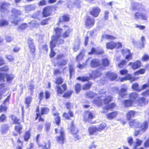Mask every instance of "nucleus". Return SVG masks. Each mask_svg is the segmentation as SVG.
<instances>
[{
    "label": "nucleus",
    "instance_id": "f257e3e1",
    "mask_svg": "<svg viewBox=\"0 0 149 149\" xmlns=\"http://www.w3.org/2000/svg\"><path fill=\"white\" fill-rule=\"evenodd\" d=\"M131 9L132 10H138L139 12L136 13L134 17L137 20L140 18L146 20L148 18L147 12L144 6L141 4L137 3H132V4Z\"/></svg>",
    "mask_w": 149,
    "mask_h": 149
},
{
    "label": "nucleus",
    "instance_id": "f03ea898",
    "mask_svg": "<svg viewBox=\"0 0 149 149\" xmlns=\"http://www.w3.org/2000/svg\"><path fill=\"white\" fill-rule=\"evenodd\" d=\"M129 124L131 127L135 129L134 135L135 136L144 133L148 127L147 122L145 121L143 123H141L135 120L130 121Z\"/></svg>",
    "mask_w": 149,
    "mask_h": 149
},
{
    "label": "nucleus",
    "instance_id": "7ed1b4c3",
    "mask_svg": "<svg viewBox=\"0 0 149 149\" xmlns=\"http://www.w3.org/2000/svg\"><path fill=\"white\" fill-rule=\"evenodd\" d=\"M129 124L131 127L135 129L134 135L135 136L144 133L148 127L147 122L145 121L143 123H141L135 120L130 121Z\"/></svg>",
    "mask_w": 149,
    "mask_h": 149
},
{
    "label": "nucleus",
    "instance_id": "20e7f679",
    "mask_svg": "<svg viewBox=\"0 0 149 149\" xmlns=\"http://www.w3.org/2000/svg\"><path fill=\"white\" fill-rule=\"evenodd\" d=\"M99 96L96 98L93 101V103L97 105L101 106L104 102V104H107L110 102L112 99V97L110 96H107L108 93L105 90L102 89L99 92Z\"/></svg>",
    "mask_w": 149,
    "mask_h": 149
},
{
    "label": "nucleus",
    "instance_id": "39448f33",
    "mask_svg": "<svg viewBox=\"0 0 149 149\" xmlns=\"http://www.w3.org/2000/svg\"><path fill=\"white\" fill-rule=\"evenodd\" d=\"M54 29L56 35L52 36V41L51 42L58 44L63 43L64 42V40L61 38L62 37V35H61L62 29L58 28Z\"/></svg>",
    "mask_w": 149,
    "mask_h": 149
},
{
    "label": "nucleus",
    "instance_id": "423d86ee",
    "mask_svg": "<svg viewBox=\"0 0 149 149\" xmlns=\"http://www.w3.org/2000/svg\"><path fill=\"white\" fill-rule=\"evenodd\" d=\"M102 74L101 71L99 70L96 71H93L92 73L89 74L90 77H79L77 78V79L82 81H88L90 79H95L98 77Z\"/></svg>",
    "mask_w": 149,
    "mask_h": 149
},
{
    "label": "nucleus",
    "instance_id": "0eeeda50",
    "mask_svg": "<svg viewBox=\"0 0 149 149\" xmlns=\"http://www.w3.org/2000/svg\"><path fill=\"white\" fill-rule=\"evenodd\" d=\"M11 12L12 15L11 18V22L16 25L19 20L17 16L21 15L22 12L20 10L15 8L11 10Z\"/></svg>",
    "mask_w": 149,
    "mask_h": 149
},
{
    "label": "nucleus",
    "instance_id": "6e6552de",
    "mask_svg": "<svg viewBox=\"0 0 149 149\" xmlns=\"http://www.w3.org/2000/svg\"><path fill=\"white\" fill-rule=\"evenodd\" d=\"M81 2L79 0H68L67 6L68 8L71 9L76 6L77 7L80 8L81 7Z\"/></svg>",
    "mask_w": 149,
    "mask_h": 149
},
{
    "label": "nucleus",
    "instance_id": "1a4fd4ad",
    "mask_svg": "<svg viewBox=\"0 0 149 149\" xmlns=\"http://www.w3.org/2000/svg\"><path fill=\"white\" fill-rule=\"evenodd\" d=\"M15 77L13 74H7L5 73H0V82L4 81V78L6 77L7 82L10 83Z\"/></svg>",
    "mask_w": 149,
    "mask_h": 149
},
{
    "label": "nucleus",
    "instance_id": "9d476101",
    "mask_svg": "<svg viewBox=\"0 0 149 149\" xmlns=\"http://www.w3.org/2000/svg\"><path fill=\"white\" fill-rule=\"evenodd\" d=\"M10 95H9L3 101L2 104L0 106V111L1 112L6 111L8 106L10 104Z\"/></svg>",
    "mask_w": 149,
    "mask_h": 149
},
{
    "label": "nucleus",
    "instance_id": "9b49d317",
    "mask_svg": "<svg viewBox=\"0 0 149 149\" xmlns=\"http://www.w3.org/2000/svg\"><path fill=\"white\" fill-rule=\"evenodd\" d=\"M11 119L14 123L18 124L17 125L15 126V130L20 134L22 132H21V130L22 129V127L21 125L19 124V120L17 119V117L14 116H12L11 117Z\"/></svg>",
    "mask_w": 149,
    "mask_h": 149
},
{
    "label": "nucleus",
    "instance_id": "f8f14e48",
    "mask_svg": "<svg viewBox=\"0 0 149 149\" xmlns=\"http://www.w3.org/2000/svg\"><path fill=\"white\" fill-rule=\"evenodd\" d=\"M64 57V55L62 54L57 55L56 58L58 61L57 63L55 64V66L57 65L58 67H60L62 65H64L66 64L67 62V60L63 59L60 61V59L63 58Z\"/></svg>",
    "mask_w": 149,
    "mask_h": 149
},
{
    "label": "nucleus",
    "instance_id": "ddd939ff",
    "mask_svg": "<svg viewBox=\"0 0 149 149\" xmlns=\"http://www.w3.org/2000/svg\"><path fill=\"white\" fill-rule=\"evenodd\" d=\"M10 5V4L8 2H0V11L4 13H8L9 11L8 10V7Z\"/></svg>",
    "mask_w": 149,
    "mask_h": 149
},
{
    "label": "nucleus",
    "instance_id": "4468645a",
    "mask_svg": "<svg viewBox=\"0 0 149 149\" xmlns=\"http://www.w3.org/2000/svg\"><path fill=\"white\" fill-rule=\"evenodd\" d=\"M94 24V19L89 16H87L86 22L85 25L87 29H90Z\"/></svg>",
    "mask_w": 149,
    "mask_h": 149
},
{
    "label": "nucleus",
    "instance_id": "2eb2a0df",
    "mask_svg": "<svg viewBox=\"0 0 149 149\" xmlns=\"http://www.w3.org/2000/svg\"><path fill=\"white\" fill-rule=\"evenodd\" d=\"M60 135L57 137V141L58 142L61 144L64 143L65 140V134L63 131V129L61 128L60 130Z\"/></svg>",
    "mask_w": 149,
    "mask_h": 149
},
{
    "label": "nucleus",
    "instance_id": "dca6fc26",
    "mask_svg": "<svg viewBox=\"0 0 149 149\" xmlns=\"http://www.w3.org/2000/svg\"><path fill=\"white\" fill-rule=\"evenodd\" d=\"M127 89V86L126 85H123L122 86L121 90L119 92V95L118 98L120 99L123 98L126 95V92Z\"/></svg>",
    "mask_w": 149,
    "mask_h": 149
},
{
    "label": "nucleus",
    "instance_id": "f3484780",
    "mask_svg": "<svg viewBox=\"0 0 149 149\" xmlns=\"http://www.w3.org/2000/svg\"><path fill=\"white\" fill-rule=\"evenodd\" d=\"M148 100L144 97H141L138 100L137 103L139 106H143L148 104Z\"/></svg>",
    "mask_w": 149,
    "mask_h": 149
},
{
    "label": "nucleus",
    "instance_id": "a211bd4d",
    "mask_svg": "<svg viewBox=\"0 0 149 149\" xmlns=\"http://www.w3.org/2000/svg\"><path fill=\"white\" fill-rule=\"evenodd\" d=\"M27 42L31 52L32 53H34L36 49L33 43V40L29 38L28 39Z\"/></svg>",
    "mask_w": 149,
    "mask_h": 149
},
{
    "label": "nucleus",
    "instance_id": "6ab92c4d",
    "mask_svg": "<svg viewBox=\"0 0 149 149\" xmlns=\"http://www.w3.org/2000/svg\"><path fill=\"white\" fill-rule=\"evenodd\" d=\"M93 116L92 113L89 111H85L84 116V119L85 121H88L89 119H93Z\"/></svg>",
    "mask_w": 149,
    "mask_h": 149
},
{
    "label": "nucleus",
    "instance_id": "aec40b11",
    "mask_svg": "<svg viewBox=\"0 0 149 149\" xmlns=\"http://www.w3.org/2000/svg\"><path fill=\"white\" fill-rule=\"evenodd\" d=\"M141 63L140 61H135L134 63L130 62L128 65H131L132 68L134 70H135L141 66Z\"/></svg>",
    "mask_w": 149,
    "mask_h": 149
},
{
    "label": "nucleus",
    "instance_id": "412c9836",
    "mask_svg": "<svg viewBox=\"0 0 149 149\" xmlns=\"http://www.w3.org/2000/svg\"><path fill=\"white\" fill-rule=\"evenodd\" d=\"M100 11V9L98 7L94 8L90 12L91 14L96 17H97Z\"/></svg>",
    "mask_w": 149,
    "mask_h": 149
},
{
    "label": "nucleus",
    "instance_id": "4be33fe9",
    "mask_svg": "<svg viewBox=\"0 0 149 149\" xmlns=\"http://www.w3.org/2000/svg\"><path fill=\"white\" fill-rule=\"evenodd\" d=\"M106 76L108 79L112 81L116 79L117 77L116 74L110 72L107 73Z\"/></svg>",
    "mask_w": 149,
    "mask_h": 149
},
{
    "label": "nucleus",
    "instance_id": "5701e85b",
    "mask_svg": "<svg viewBox=\"0 0 149 149\" xmlns=\"http://www.w3.org/2000/svg\"><path fill=\"white\" fill-rule=\"evenodd\" d=\"M50 145V142L48 141L47 142L39 144L38 148L39 149H48L49 148Z\"/></svg>",
    "mask_w": 149,
    "mask_h": 149
},
{
    "label": "nucleus",
    "instance_id": "b1692460",
    "mask_svg": "<svg viewBox=\"0 0 149 149\" xmlns=\"http://www.w3.org/2000/svg\"><path fill=\"white\" fill-rule=\"evenodd\" d=\"M115 106V103H113L106 105L104 107L103 110H102V112L104 113L107 112V111H105L106 110L107 111L109 110H111L113 109Z\"/></svg>",
    "mask_w": 149,
    "mask_h": 149
},
{
    "label": "nucleus",
    "instance_id": "393cba45",
    "mask_svg": "<svg viewBox=\"0 0 149 149\" xmlns=\"http://www.w3.org/2000/svg\"><path fill=\"white\" fill-rule=\"evenodd\" d=\"M138 97L139 95L136 93H133L130 95V99L133 102H137Z\"/></svg>",
    "mask_w": 149,
    "mask_h": 149
},
{
    "label": "nucleus",
    "instance_id": "a878e982",
    "mask_svg": "<svg viewBox=\"0 0 149 149\" xmlns=\"http://www.w3.org/2000/svg\"><path fill=\"white\" fill-rule=\"evenodd\" d=\"M51 9L49 7H45L43 9L42 14L44 17H46L50 15Z\"/></svg>",
    "mask_w": 149,
    "mask_h": 149
},
{
    "label": "nucleus",
    "instance_id": "bb28decb",
    "mask_svg": "<svg viewBox=\"0 0 149 149\" xmlns=\"http://www.w3.org/2000/svg\"><path fill=\"white\" fill-rule=\"evenodd\" d=\"M8 89L5 88L4 84H0V100L2 98V94L8 90Z\"/></svg>",
    "mask_w": 149,
    "mask_h": 149
},
{
    "label": "nucleus",
    "instance_id": "cd10ccee",
    "mask_svg": "<svg viewBox=\"0 0 149 149\" xmlns=\"http://www.w3.org/2000/svg\"><path fill=\"white\" fill-rule=\"evenodd\" d=\"M135 78L134 77H132L131 74H127L126 76L124 77L121 78L120 79V81L122 82L125 80H130L131 81H134L135 80Z\"/></svg>",
    "mask_w": 149,
    "mask_h": 149
},
{
    "label": "nucleus",
    "instance_id": "c85d7f7f",
    "mask_svg": "<svg viewBox=\"0 0 149 149\" xmlns=\"http://www.w3.org/2000/svg\"><path fill=\"white\" fill-rule=\"evenodd\" d=\"M57 88L58 93L60 94L63 93L66 89V84H63L62 85V88L58 86H57Z\"/></svg>",
    "mask_w": 149,
    "mask_h": 149
},
{
    "label": "nucleus",
    "instance_id": "c756f323",
    "mask_svg": "<svg viewBox=\"0 0 149 149\" xmlns=\"http://www.w3.org/2000/svg\"><path fill=\"white\" fill-rule=\"evenodd\" d=\"M100 63L98 60L96 59H93L91 62V65L92 67L94 68L99 65Z\"/></svg>",
    "mask_w": 149,
    "mask_h": 149
},
{
    "label": "nucleus",
    "instance_id": "7c9ffc66",
    "mask_svg": "<svg viewBox=\"0 0 149 149\" xmlns=\"http://www.w3.org/2000/svg\"><path fill=\"white\" fill-rule=\"evenodd\" d=\"M26 12L29 13L30 11L34 10L35 9V6L33 5H26L25 6Z\"/></svg>",
    "mask_w": 149,
    "mask_h": 149
},
{
    "label": "nucleus",
    "instance_id": "2f4dec72",
    "mask_svg": "<svg viewBox=\"0 0 149 149\" xmlns=\"http://www.w3.org/2000/svg\"><path fill=\"white\" fill-rule=\"evenodd\" d=\"M56 43H54L53 42H50V47L51 50V52L50 54L51 57H53L55 55V53L53 50V48L55 46Z\"/></svg>",
    "mask_w": 149,
    "mask_h": 149
},
{
    "label": "nucleus",
    "instance_id": "473e14b6",
    "mask_svg": "<svg viewBox=\"0 0 149 149\" xmlns=\"http://www.w3.org/2000/svg\"><path fill=\"white\" fill-rule=\"evenodd\" d=\"M69 17L68 15H65L60 17L59 19V22H68L69 21Z\"/></svg>",
    "mask_w": 149,
    "mask_h": 149
},
{
    "label": "nucleus",
    "instance_id": "72a5a7b5",
    "mask_svg": "<svg viewBox=\"0 0 149 149\" xmlns=\"http://www.w3.org/2000/svg\"><path fill=\"white\" fill-rule=\"evenodd\" d=\"M115 42L113 41H111L107 43L106 47L108 49H112L115 48Z\"/></svg>",
    "mask_w": 149,
    "mask_h": 149
},
{
    "label": "nucleus",
    "instance_id": "f704fd0d",
    "mask_svg": "<svg viewBox=\"0 0 149 149\" xmlns=\"http://www.w3.org/2000/svg\"><path fill=\"white\" fill-rule=\"evenodd\" d=\"M72 31V29L69 28L66 30L62 34V36L63 38H66L69 36L70 34Z\"/></svg>",
    "mask_w": 149,
    "mask_h": 149
},
{
    "label": "nucleus",
    "instance_id": "c9c22d12",
    "mask_svg": "<svg viewBox=\"0 0 149 149\" xmlns=\"http://www.w3.org/2000/svg\"><path fill=\"white\" fill-rule=\"evenodd\" d=\"M117 111H114L111 113H108L106 115L107 118L109 119H111L115 118L117 115Z\"/></svg>",
    "mask_w": 149,
    "mask_h": 149
},
{
    "label": "nucleus",
    "instance_id": "e433bc0d",
    "mask_svg": "<svg viewBox=\"0 0 149 149\" xmlns=\"http://www.w3.org/2000/svg\"><path fill=\"white\" fill-rule=\"evenodd\" d=\"M89 134L90 135H93L98 130H97V127H90L88 130Z\"/></svg>",
    "mask_w": 149,
    "mask_h": 149
},
{
    "label": "nucleus",
    "instance_id": "4c0bfd02",
    "mask_svg": "<svg viewBox=\"0 0 149 149\" xmlns=\"http://www.w3.org/2000/svg\"><path fill=\"white\" fill-rule=\"evenodd\" d=\"M104 53V52L102 50H100V51H97L94 48H93L91 49V52H89V54H92L95 53V54H102Z\"/></svg>",
    "mask_w": 149,
    "mask_h": 149
},
{
    "label": "nucleus",
    "instance_id": "58836bf2",
    "mask_svg": "<svg viewBox=\"0 0 149 149\" xmlns=\"http://www.w3.org/2000/svg\"><path fill=\"white\" fill-rule=\"evenodd\" d=\"M70 74V77L71 78L72 75L74 73V69L72 64H70L68 65Z\"/></svg>",
    "mask_w": 149,
    "mask_h": 149
},
{
    "label": "nucleus",
    "instance_id": "ea45409f",
    "mask_svg": "<svg viewBox=\"0 0 149 149\" xmlns=\"http://www.w3.org/2000/svg\"><path fill=\"white\" fill-rule=\"evenodd\" d=\"M8 22L6 19H1L0 20V27H3L8 25Z\"/></svg>",
    "mask_w": 149,
    "mask_h": 149
},
{
    "label": "nucleus",
    "instance_id": "a19ab883",
    "mask_svg": "<svg viewBox=\"0 0 149 149\" xmlns=\"http://www.w3.org/2000/svg\"><path fill=\"white\" fill-rule=\"evenodd\" d=\"M135 112L133 111H129L127 114V119L130 120L131 118L133 117L135 114Z\"/></svg>",
    "mask_w": 149,
    "mask_h": 149
},
{
    "label": "nucleus",
    "instance_id": "79ce46f5",
    "mask_svg": "<svg viewBox=\"0 0 149 149\" xmlns=\"http://www.w3.org/2000/svg\"><path fill=\"white\" fill-rule=\"evenodd\" d=\"M124 105L125 107H128L132 105V104L133 103L130 100H125L123 102Z\"/></svg>",
    "mask_w": 149,
    "mask_h": 149
},
{
    "label": "nucleus",
    "instance_id": "37998d69",
    "mask_svg": "<svg viewBox=\"0 0 149 149\" xmlns=\"http://www.w3.org/2000/svg\"><path fill=\"white\" fill-rule=\"evenodd\" d=\"M96 95L95 93H93L91 91L88 92L86 93V97L89 98H92L94 97Z\"/></svg>",
    "mask_w": 149,
    "mask_h": 149
},
{
    "label": "nucleus",
    "instance_id": "c03bdc74",
    "mask_svg": "<svg viewBox=\"0 0 149 149\" xmlns=\"http://www.w3.org/2000/svg\"><path fill=\"white\" fill-rule=\"evenodd\" d=\"M145 39L144 36H142L141 38V41L139 43V44L140 45L139 47V48H142L144 47V45L145 44Z\"/></svg>",
    "mask_w": 149,
    "mask_h": 149
},
{
    "label": "nucleus",
    "instance_id": "a18cd8bd",
    "mask_svg": "<svg viewBox=\"0 0 149 149\" xmlns=\"http://www.w3.org/2000/svg\"><path fill=\"white\" fill-rule=\"evenodd\" d=\"M71 130V133L73 134H77L78 132V129L74 125L73 122L72 123Z\"/></svg>",
    "mask_w": 149,
    "mask_h": 149
},
{
    "label": "nucleus",
    "instance_id": "49530a36",
    "mask_svg": "<svg viewBox=\"0 0 149 149\" xmlns=\"http://www.w3.org/2000/svg\"><path fill=\"white\" fill-rule=\"evenodd\" d=\"M2 127L1 133L4 134L8 129V125L5 124L2 126Z\"/></svg>",
    "mask_w": 149,
    "mask_h": 149
},
{
    "label": "nucleus",
    "instance_id": "de8ad7c7",
    "mask_svg": "<svg viewBox=\"0 0 149 149\" xmlns=\"http://www.w3.org/2000/svg\"><path fill=\"white\" fill-rule=\"evenodd\" d=\"M32 101V98L30 96H28L26 97L25 100V104H26V107H28L29 105L31 103Z\"/></svg>",
    "mask_w": 149,
    "mask_h": 149
},
{
    "label": "nucleus",
    "instance_id": "09e8293b",
    "mask_svg": "<svg viewBox=\"0 0 149 149\" xmlns=\"http://www.w3.org/2000/svg\"><path fill=\"white\" fill-rule=\"evenodd\" d=\"M106 127V124L104 123H102L100 124L99 126L97 128L98 131L101 132Z\"/></svg>",
    "mask_w": 149,
    "mask_h": 149
},
{
    "label": "nucleus",
    "instance_id": "8fccbe9b",
    "mask_svg": "<svg viewBox=\"0 0 149 149\" xmlns=\"http://www.w3.org/2000/svg\"><path fill=\"white\" fill-rule=\"evenodd\" d=\"M49 109L46 107H43L41 109V114L42 115L44 114H47L49 112Z\"/></svg>",
    "mask_w": 149,
    "mask_h": 149
},
{
    "label": "nucleus",
    "instance_id": "3c124183",
    "mask_svg": "<svg viewBox=\"0 0 149 149\" xmlns=\"http://www.w3.org/2000/svg\"><path fill=\"white\" fill-rule=\"evenodd\" d=\"M17 142H18V145L16 147V149H22V147L23 146L22 142L19 139H18Z\"/></svg>",
    "mask_w": 149,
    "mask_h": 149
},
{
    "label": "nucleus",
    "instance_id": "603ef678",
    "mask_svg": "<svg viewBox=\"0 0 149 149\" xmlns=\"http://www.w3.org/2000/svg\"><path fill=\"white\" fill-rule=\"evenodd\" d=\"M103 37L104 38L109 40H113L116 38V37L108 35H103Z\"/></svg>",
    "mask_w": 149,
    "mask_h": 149
},
{
    "label": "nucleus",
    "instance_id": "864d4df0",
    "mask_svg": "<svg viewBox=\"0 0 149 149\" xmlns=\"http://www.w3.org/2000/svg\"><path fill=\"white\" fill-rule=\"evenodd\" d=\"M142 143V141L139 140V139H136V145H135L133 149H137V146H140Z\"/></svg>",
    "mask_w": 149,
    "mask_h": 149
},
{
    "label": "nucleus",
    "instance_id": "5fc2aeb1",
    "mask_svg": "<svg viewBox=\"0 0 149 149\" xmlns=\"http://www.w3.org/2000/svg\"><path fill=\"white\" fill-rule=\"evenodd\" d=\"M132 88L135 90L140 91L141 90L139 89V85L137 83H134L132 85Z\"/></svg>",
    "mask_w": 149,
    "mask_h": 149
},
{
    "label": "nucleus",
    "instance_id": "6e6d98bb",
    "mask_svg": "<svg viewBox=\"0 0 149 149\" xmlns=\"http://www.w3.org/2000/svg\"><path fill=\"white\" fill-rule=\"evenodd\" d=\"M102 62L103 65L105 66H108L109 63V62L107 58L103 59Z\"/></svg>",
    "mask_w": 149,
    "mask_h": 149
},
{
    "label": "nucleus",
    "instance_id": "4d7b16f0",
    "mask_svg": "<svg viewBox=\"0 0 149 149\" xmlns=\"http://www.w3.org/2000/svg\"><path fill=\"white\" fill-rule=\"evenodd\" d=\"M75 91L77 93H79L81 91V86L80 84H77L75 86Z\"/></svg>",
    "mask_w": 149,
    "mask_h": 149
},
{
    "label": "nucleus",
    "instance_id": "13d9d810",
    "mask_svg": "<svg viewBox=\"0 0 149 149\" xmlns=\"http://www.w3.org/2000/svg\"><path fill=\"white\" fill-rule=\"evenodd\" d=\"M30 136V134L29 132L27 131L25 134L24 136V140L25 141H27L29 139Z\"/></svg>",
    "mask_w": 149,
    "mask_h": 149
},
{
    "label": "nucleus",
    "instance_id": "bf43d9fd",
    "mask_svg": "<svg viewBox=\"0 0 149 149\" xmlns=\"http://www.w3.org/2000/svg\"><path fill=\"white\" fill-rule=\"evenodd\" d=\"M29 24L32 25L35 27H38L39 25V23H38L36 21H32L29 23Z\"/></svg>",
    "mask_w": 149,
    "mask_h": 149
},
{
    "label": "nucleus",
    "instance_id": "052dcab7",
    "mask_svg": "<svg viewBox=\"0 0 149 149\" xmlns=\"http://www.w3.org/2000/svg\"><path fill=\"white\" fill-rule=\"evenodd\" d=\"M84 56V53L82 52H81L80 54L76 58L77 61H79L81 60L82 59Z\"/></svg>",
    "mask_w": 149,
    "mask_h": 149
},
{
    "label": "nucleus",
    "instance_id": "680f3d73",
    "mask_svg": "<svg viewBox=\"0 0 149 149\" xmlns=\"http://www.w3.org/2000/svg\"><path fill=\"white\" fill-rule=\"evenodd\" d=\"M127 141L130 145L132 146L133 143V138L131 136H129L127 138Z\"/></svg>",
    "mask_w": 149,
    "mask_h": 149
},
{
    "label": "nucleus",
    "instance_id": "e2e57ef3",
    "mask_svg": "<svg viewBox=\"0 0 149 149\" xmlns=\"http://www.w3.org/2000/svg\"><path fill=\"white\" fill-rule=\"evenodd\" d=\"M145 72V69H141L138 70V71L135 72V75H138L139 74H143Z\"/></svg>",
    "mask_w": 149,
    "mask_h": 149
},
{
    "label": "nucleus",
    "instance_id": "0e129e2a",
    "mask_svg": "<svg viewBox=\"0 0 149 149\" xmlns=\"http://www.w3.org/2000/svg\"><path fill=\"white\" fill-rule=\"evenodd\" d=\"M79 43L78 42L75 43L74 45L73 49L74 52L77 51L79 48Z\"/></svg>",
    "mask_w": 149,
    "mask_h": 149
},
{
    "label": "nucleus",
    "instance_id": "69168bd1",
    "mask_svg": "<svg viewBox=\"0 0 149 149\" xmlns=\"http://www.w3.org/2000/svg\"><path fill=\"white\" fill-rule=\"evenodd\" d=\"M27 26L26 24H23L21 25L20 26H19L18 28V30L20 31L21 30H22L26 28Z\"/></svg>",
    "mask_w": 149,
    "mask_h": 149
},
{
    "label": "nucleus",
    "instance_id": "338daca9",
    "mask_svg": "<svg viewBox=\"0 0 149 149\" xmlns=\"http://www.w3.org/2000/svg\"><path fill=\"white\" fill-rule=\"evenodd\" d=\"M130 52H131L130 50L127 49H123L122 50V54L123 55L126 56L128 54L127 53H130Z\"/></svg>",
    "mask_w": 149,
    "mask_h": 149
},
{
    "label": "nucleus",
    "instance_id": "774afa93",
    "mask_svg": "<svg viewBox=\"0 0 149 149\" xmlns=\"http://www.w3.org/2000/svg\"><path fill=\"white\" fill-rule=\"evenodd\" d=\"M127 53L128 54L125 56V58L126 60L129 61L132 59V54L131 52L130 53Z\"/></svg>",
    "mask_w": 149,
    "mask_h": 149
}]
</instances>
